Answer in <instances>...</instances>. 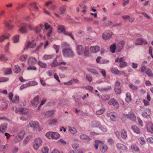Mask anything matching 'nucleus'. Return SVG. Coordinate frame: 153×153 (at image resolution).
Wrapping results in <instances>:
<instances>
[{
	"mask_svg": "<svg viewBox=\"0 0 153 153\" xmlns=\"http://www.w3.org/2000/svg\"><path fill=\"white\" fill-rule=\"evenodd\" d=\"M52 131H50L47 133L45 135L46 137L49 139H51L52 137Z\"/></svg>",
	"mask_w": 153,
	"mask_h": 153,
	"instance_id": "nucleus-63",
	"label": "nucleus"
},
{
	"mask_svg": "<svg viewBox=\"0 0 153 153\" xmlns=\"http://www.w3.org/2000/svg\"><path fill=\"white\" fill-rule=\"evenodd\" d=\"M90 49L88 47H85L84 50V54L85 56H89V50Z\"/></svg>",
	"mask_w": 153,
	"mask_h": 153,
	"instance_id": "nucleus-40",
	"label": "nucleus"
},
{
	"mask_svg": "<svg viewBox=\"0 0 153 153\" xmlns=\"http://www.w3.org/2000/svg\"><path fill=\"white\" fill-rule=\"evenodd\" d=\"M145 73L149 77H153V73L149 68H147Z\"/></svg>",
	"mask_w": 153,
	"mask_h": 153,
	"instance_id": "nucleus-35",
	"label": "nucleus"
},
{
	"mask_svg": "<svg viewBox=\"0 0 153 153\" xmlns=\"http://www.w3.org/2000/svg\"><path fill=\"white\" fill-rule=\"evenodd\" d=\"M100 123L98 121H95L93 123V126L94 127H97L100 126Z\"/></svg>",
	"mask_w": 153,
	"mask_h": 153,
	"instance_id": "nucleus-61",
	"label": "nucleus"
},
{
	"mask_svg": "<svg viewBox=\"0 0 153 153\" xmlns=\"http://www.w3.org/2000/svg\"><path fill=\"white\" fill-rule=\"evenodd\" d=\"M8 145L7 144L5 145H0V151L3 152L8 147Z\"/></svg>",
	"mask_w": 153,
	"mask_h": 153,
	"instance_id": "nucleus-48",
	"label": "nucleus"
},
{
	"mask_svg": "<svg viewBox=\"0 0 153 153\" xmlns=\"http://www.w3.org/2000/svg\"><path fill=\"white\" fill-rule=\"evenodd\" d=\"M121 137L124 139H126L127 136V132L124 129L121 130Z\"/></svg>",
	"mask_w": 153,
	"mask_h": 153,
	"instance_id": "nucleus-38",
	"label": "nucleus"
},
{
	"mask_svg": "<svg viewBox=\"0 0 153 153\" xmlns=\"http://www.w3.org/2000/svg\"><path fill=\"white\" fill-rule=\"evenodd\" d=\"M29 111V110L26 108H21L20 114H26Z\"/></svg>",
	"mask_w": 153,
	"mask_h": 153,
	"instance_id": "nucleus-44",
	"label": "nucleus"
},
{
	"mask_svg": "<svg viewBox=\"0 0 153 153\" xmlns=\"http://www.w3.org/2000/svg\"><path fill=\"white\" fill-rule=\"evenodd\" d=\"M129 86L130 88L133 90H137V89L138 87L137 86H135L132 84L131 83L129 85Z\"/></svg>",
	"mask_w": 153,
	"mask_h": 153,
	"instance_id": "nucleus-57",
	"label": "nucleus"
},
{
	"mask_svg": "<svg viewBox=\"0 0 153 153\" xmlns=\"http://www.w3.org/2000/svg\"><path fill=\"white\" fill-rule=\"evenodd\" d=\"M30 5L34 8L36 11H39V8L37 6V3L36 2H33L31 3Z\"/></svg>",
	"mask_w": 153,
	"mask_h": 153,
	"instance_id": "nucleus-50",
	"label": "nucleus"
},
{
	"mask_svg": "<svg viewBox=\"0 0 153 153\" xmlns=\"http://www.w3.org/2000/svg\"><path fill=\"white\" fill-rule=\"evenodd\" d=\"M36 46V43L34 40L31 41H28L24 48V50H26L29 48H33Z\"/></svg>",
	"mask_w": 153,
	"mask_h": 153,
	"instance_id": "nucleus-15",
	"label": "nucleus"
},
{
	"mask_svg": "<svg viewBox=\"0 0 153 153\" xmlns=\"http://www.w3.org/2000/svg\"><path fill=\"white\" fill-rule=\"evenodd\" d=\"M31 138V137L30 136H27L24 140L23 144L24 145H25L26 144L30 141Z\"/></svg>",
	"mask_w": 153,
	"mask_h": 153,
	"instance_id": "nucleus-47",
	"label": "nucleus"
},
{
	"mask_svg": "<svg viewBox=\"0 0 153 153\" xmlns=\"http://www.w3.org/2000/svg\"><path fill=\"white\" fill-rule=\"evenodd\" d=\"M51 66L52 67H55L59 66V62L56 61V58L53 62L51 64Z\"/></svg>",
	"mask_w": 153,
	"mask_h": 153,
	"instance_id": "nucleus-49",
	"label": "nucleus"
},
{
	"mask_svg": "<svg viewBox=\"0 0 153 153\" xmlns=\"http://www.w3.org/2000/svg\"><path fill=\"white\" fill-rule=\"evenodd\" d=\"M33 65H29V66L27 68V70H36L37 69Z\"/></svg>",
	"mask_w": 153,
	"mask_h": 153,
	"instance_id": "nucleus-62",
	"label": "nucleus"
},
{
	"mask_svg": "<svg viewBox=\"0 0 153 153\" xmlns=\"http://www.w3.org/2000/svg\"><path fill=\"white\" fill-rule=\"evenodd\" d=\"M106 34L103 33L102 35V37L104 40L110 39L112 37V35L113 33L112 31L110 30L107 31L106 32Z\"/></svg>",
	"mask_w": 153,
	"mask_h": 153,
	"instance_id": "nucleus-9",
	"label": "nucleus"
},
{
	"mask_svg": "<svg viewBox=\"0 0 153 153\" xmlns=\"http://www.w3.org/2000/svg\"><path fill=\"white\" fill-rule=\"evenodd\" d=\"M19 35H16L13 37V39L14 43H16L19 41Z\"/></svg>",
	"mask_w": 153,
	"mask_h": 153,
	"instance_id": "nucleus-64",
	"label": "nucleus"
},
{
	"mask_svg": "<svg viewBox=\"0 0 153 153\" xmlns=\"http://www.w3.org/2000/svg\"><path fill=\"white\" fill-rule=\"evenodd\" d=\"M64 34L65 35L70 36L73 40L74 39V36L72 34V32H68V31H66L65 32Z\"/></svg>",
	"mask_w": 153,
	"mask_h": 153,
	"instance_id": "nucleus-43",
	"label": "nucleus"
},
{
	"mask_svg": "<svg viewBox=\"0 0 153 153\" xmlns=\"http://www.w3.org/2000/svg\"><path fill=\"white\" fill-rule=\"evenodd\" d=\"M54 55L53 54L52 55H44L43 58V59L45 60H48L50 59H52L54 57Z\"/></svg>",
	"mask_w": 153,
	"mask_h": 153,
	"instance_id": "nucleus-39",
	"label": "nucleus"
},
{
	"mask_svg": "<svg viewBox=\"0 0 153 153\" xmlns=\"http://www.w3.org/2000/svg\"><path fill=\"white\" fill-rule=\"evenodd\" d=\"M124 116L134 121H135L136 119L135 114L132 111L129 112L127 114H124Z\"/></svg>",
	"mask_w": 153,
	"mask_h": 153,
	"instance_id": "nucleus-8",
	"label": "nucleus"
},
{
	"mask_svg": "<svg viewBox=\"0 0 153 153\" xmlns=\"http://www.w3.org/2000/svg\"><path fill=\"white\" fill-rule=\"evenodd\" d=\"M124 44L125 42L123 41H121L118 43L116 48L118 52H120L121 51Z\"/></svg>",
	"mask_w": 153,
	"mask_h": 153,
	"instance_id": "nucleus-23",
	"label": "nucleus"
},
{
	"mask_svg": "<svg viewBox=\"0 0 153 153\" xmlns=\"http://www.w3.org/2000/svg\"><path fill=\"white\" fill-rule=\"evenodd\" d=\"M114 90L117 94H120L121 92L120 87H114Z\"/></svg>",
	"mask_w": 153,
	"mask_h": 153,
	"instance_id": "nucleus-58",
	"label": "nucleus"
},
{
	"mask_svg": "<svg viewBox=\"0 0 153 153\" xmlns=\"http://www.w3.org/2000/svg\"><path fill=\"white\" fill-rule=\"evenodd\" d=\"M19 27L18 32L22 33H27L28 32L27 29V25L26 23L21 22L18 25Z\"/></svg>",
	"mask_w": 153,
	"mask_h": 153,
	"instance_id": "nucleus-3",
	"label": "nucleus"
},
{
	"mask_svg": "<svg viewBox=\"0 0 153 153\" xmlns=\"http://www.w3.org/2000/svg\"><path fill=\"white\" fill-rule=\"evenodd\" d=\"M64 47L66 48L63 49L62 52L63 56L65 57H73L75 53L69 47V44L66 43H63Z\"/></svg>",
	"mask_w": 153,
	"mask_h": 153,
	"instance_id": "nucleus-1",
	"label": "nucleus"
},
{
	"mask_svg": "<svg viewBox=\"0 0 153 153\" xmlns=\"http://www.w3.org/2000/svg\"><path fill=\"white\" fill-rule=\"evenodd\" d=\"M116 146L117 148L120 150H126L127 149V146L123 144L118 143L117 144Z\"/></svg>",
	"mask_w": 153,
	"mask_h": 153,
	"instance_id": "nucleus-27",
	"label": "nucleus"
},
{
	"mask_svg": "<svg viewBox=\"0 0 153 153\" xmlns=\"http://www.w3.org/2000/svg\"><path fill=\"white\" fill-rule=\"evenodd\" d=\"M131 128L133 131L137 134H139L140 132V129L138 127L135 125L131 127Z\"/></svg>",
	"mask_w": 153,
	"mask_h": 153,
	"instance_id": "nucleus-32",
	"label": "nucleus"
},
{
	"mask_svg": "<svg viewBox=\"0 0 153 153\" xmlns=\"http://www.w3.org/2000/svg\"><path fill=\"white\" fill-rule=\"evenodd\" d=\"M69 130L73 134H75L77 132V131L75 128L72 127H69Z\"/></svg>",
	"mask_w": 153,
	"mask_h": 153,
	"instance_id": "nucleus-54",
	"label": "nucleus"
},
{
	"mask_svg": "<svg viewBox=\"0 0 153 153\" xmlns=\"http://www.w3.org/2000/svg\"><path fill=\"white\" fill-rule=\"evenodd\" d=\"M25 132L24 130H22L17 134L14 140L15 143H17L21 141L24 137Z\"/></svg>",
	"mask_w": 153,
	"mask_h": 153,
	"instance_id": "nucleus-6",
	"label": "nucleus"
},
{
	"mask_svg": "<svg viewBox=\"0 0 153 153\" xmlns=\"http://www.w3.org/2000/svg\"><path fill=\"white\" fill-rule=\"evenodd\" d=\"M37 62L36 59L33 56L30 57L28 59V64L29 65H34L36 64Z\"/></svg>",
	"mask_w": 153,
	"mask_h": 153,
	"instance_id": "nucleus-18",
	"label": "nucleus"
},
{
	"mask_svg": "<svg viewBox=\"0 0 153 153\" xmlns=\"http://www.w3.org/2000/svg\"><path fill=\"white\" fill-rule=\"evenodd\" d=\"M126 101L128 103H130L132 101L131 95L129 92H127L126 94V98L125 99Z\"/></svg>",
	"mask_w": 153,
	"mask_h": 153,
	"instance_id": "nucleus-30",
	"label": "nucleus"
},
{
	"mask_svg": "<svg viewBox=\"0 0 153 153\" xmlns=\"http://www.w3.org/2000/svg\"><path fill=\"white\" fill-rule=\"evenodd\" d=\"M12 21L10 20L5 22L6 27L9 30H11L14 27V25L11 24Z\"/></svg>",
	"mask_w": 153,
	"mask_h": 153,
	"instance_id": "nucleus-24",
	"label": "nucleus"
},
{
	"mask_svg": "<svg viewBox=\"0 0 153 153\" xmlns=\"http://www.w3.org/2000/svg\"><path fill=\"white\" fill-rule=\"evenodd\" d=\"M43 25L41 24H40L36 26L34 29L36 33H40L43 28Z\"/></svg>",
	"mask_w": 153,
	"mask_h": 153,
	"instance_id": "nucleus-29",
	"label": "nucleus"
},
{
	"mask_svg": "<svg viewBox=\"0 0 153 153\" xmlns=\"http://www.w3.org/2000/svg\"><path fill=\"white\" fill-rule=\"evenodd\" d=\"M134 43L136 45H141L147 44V42L145 39L142 38H138L135 41Z\"/></svg>",
	"mask_w": 153,
	"mask_h": 153,
	"instance_id": "nucleus-10",
	"label": "nucleus"
},
{
	"mask_svg": "<svg viewBox=\"0 0 153 153\" xmlns=\"http://www.w3.org/2000/svg\"><path fill=\"white\" fill-rule=\"evenodd\" d=\"M85 49L81 45H78L76 48V52L79 55H82L83 54Z\"/></svg>",
	"mask_w": 153,
	"mask_h": 153,
	"instance_id": "nucleus-17",
	"label": "nucleus"
},
{
	"mask_svg": "<svg viewBox=\"0 0 153 153\" xmlns=\"http://www.w3.org/2000/svg\"><path fill=\"white\" fill-rule=\"evenodd\" d=\"M66 31V28L64 25H58L57 32L58 33H62L64 34Z\"/></svg>",
	"mask_w": 153,
	"mask_h": 153,
	"instance_id": "nucleus-16",
	"label": "nucleus"
},
{
	"mask_svg": "<svg viewBox=\"0 0 153 153\" xmlns=\"http://www.w3.org/2000/svg\"><path fill=\"white\" fill-rule=\"evenodd\" d=\"M21 71V69L18 65H15L13 71L15 73L18 74Z\"/></svg>",
	"mask_w": 153,
	"mask_h": 153,
	"instance_id": "nucleus-45",
	"label": "nucleus"
},
{
	"mask_svg": "<svg viewBox=\"0 0 153 153\" xmlns=\"http://www.w3.org/2000/svg\"><path fill=\"white\" fill-rule=\"evenodd\" d=\"M73 82L75 83H78L79 81L76 79H74L71 80L68 82H65L64 83L66 85H71Z\"/></svg>",
	"mask_w": 153,
	"mask_h": 153,
	"instance_id": "nucleus-34",
	"label": "nucleus"
},
{
	"mask_svg": "<svg viewBox=\"0 0 153 153\" xmlns=\"http://www.w3.org/2000/svg\"><path fill=\"white\" fill-rule=\"evenodd\" d=\"M43 141L42 139L39 138H36L33 143V147L34 149L37 150L39 147L42 145Z\"/></svg>",
	"mask_w": 153,
	"mask_h": 153,
	"instance_id": "nucleus-4",
	"label": "nucleus"
},
{
	"mask_svg": "<svg viewBox=\"0 0 153 153\" xmlns=\"http://www.w3.org/2000/svg\"><path fill=\"white\" fill-rule=\"evenodd\" d=\"M80 138L82 140H85L87 141H89L91 139L88 136L84 134H81L79 136Z\"/></svg>",
	"mask_w": 153,
	"mask_h": 153,
	"instance_id": "nucleus-25",
	"label": "nucleus"
},
{
	"mask_svg": "<svg viewBox=\"0 0 153 153\" xmlns=\"http://www.w3.org/2000/svg\"><path fill=\"white\" fill-rule=\"evenodd\" d=\"M110 105H112L115 108H117L119 107V104L117 101L114 98L111 99L108 102Z\"/></svg>",
	"mask_w": 153,
	"mask_h": 153,
	"instance_id": "nucleus-14",
	"label": "nucleus"
},
{
	"mask_svg": "<svg viewBox=\"0 0 153 153\" xmlns=\"http://www.w3.org/2000/svg\"><path fill=\"white\" fill-rule=\"evenodd\" d=\"M87 7L84 4L83 2H81L79 5L78 7L76 8V10L78 12H81L84 14H85L87 11Z\"/></svg>",
	"mask_w": 153,
	"mask_h": 153,
	"instance_id": "nucleus-5",
	"label": "nucleus"
},
{
	"mask_svg": "<svg viewBox=\"0 0 153 153\" xmlns=\"http://www.w3.org/2000/svg\"><path fill=\"white\" fill-rule=\"evenodd\" d=\"M29 125L33 131H41L39 123L37 121H31L29 122Z\"/></svg>",
	"mask_w": 153,
	"mask_h": 153,
	"instance_id": "nucleus-7",
	"label": "nucleus"
},
{
	"mask_svg": "<svg viewBox=\"0 0 153 153\" xmlns=\"http://www.w3.org/2000/svg\"><path fill=\"white\" fill-rule=\"evenodd\" d=\"M11 101L13 103H18L19 102V97L18 96L15 95Z\"/></svg>",
	"mask_w": 153,
	"mask_h": 153,
	"instance_id": "nucleus-46",
	"label": "nucleus"
},
{
	"mask_svg": "<svg viewBox=\"0 0 153 153\" xmlns=\"http://www.w3.org/2000/svg\"><path fill=\"white\" fill-rule=\"evenodd\" d=\"M107 116L110 118V120L112 121H114V119L115 118L117 117L116 114L113 112L108 113L107 114Z\"/></svg>",
	"mask_w": 153,
	"mask_h": 153,
	"instance_id": "nucleus-26",
	"label": "nucleus"
},
{
	"mask_svg": "<svg viewBox=\"0 0 153 153\" xmlns=\"http://www.w3.org/2000/svg\"><path fill=\"white\" fill-rule=\"evenodd\" d=\"M146 128L148 131L153 133V124L150 121H148L146 123Z\"/></svg>",
	"mask_w": 153,
	"mask_h": 153,
	"instance_id": "nucleus-13",
	"label": "nucleus"
},
{
	"mask_svg": "<svg viewBox=\"0 0 153 153\" xmlns=\"http://www.w3.org/2000/svg\"><path fill=\"white\" fill-rule=\"evenodd\" d=\"M52 139L57 140L60 137V135L57 132H52Z\"/></svg>",
	"mask_w": 153,
	"mask_h": 153,
	"instance_id": "nucleus-36",
	"label": "nucleus"
},
{
	"mask_svg": "<svg viewBox=\"0 0 153 153\" xmlns=\"http://www.w3.org/2000/svg\"><path fill=\"white\" fill-rule=\"evenodd\" d=\"M54 110L49 111L44 113V115L45 117L48 118L52 116L54 114Z\"/></svg>",
	"mask_w": 153,
	"mask_h": 153,
	"instance_id": "nucleus-28",
	"label": "nucleus"
},
{
	"mask_svg": "<svg viewBox=\"0 0 153 153\" xmlns=\"http://www.w3.org/2000/svg\"><path fill=\"white\" fill-rule=\"evenodd\" d=\"M39 96L38 95L35 97L31 101V104L34 108L36 107L39 104Z\"/></svg>",
	"mask_w": 153,
	"mask_h": 153,
	"instance_id": "nucleus-11",
	"label": "nucleus"
},
{
	"mask_svg": "<svg viewBox=\"0 0 153 153\" xmlns=\"http://www.w3.org/2000/svg\"><path fill=\"white\" fill-rule=\"evenodd\" d=\"M8 104L7 103L3 102L0 105V108L1 110H4L7 108Z\"/></svg>",
	"mask_w": 153,
	"mask_h": 153,
	"instance_id": "nucleus-37",
	"label": "nucleus"
},
{
	"mask_svg": "<svg viewBox=\"0 0 153 153\" xmlns=\"http://www.w3.org/2000/svg\"><path fill=\"white\" fill-rule=\"evenodd\" d=\"M99 128L101 130L104 132H106L107 131V128L104 125H101L99 127Z\"/></svg>",
	"mask_w": 153,
	"mask_h": 153,
	"instance_id": "nucleus-59",
	"label": "nucleus"
},
{
	"mask_svg": "<svg viewBox=\"0 0 153 153\" xmlns=\"http://www.w3.org/2000/svg\"><path fill=\"white\" fill-rule=\"evenodd\" d=\"M100 47L98 45L91 46L90 51L91 53H96L100 51Z\"/></svg>",
	"mask_w": 153,
	"mask_h": 153,
	"instance_id": "nucleus-19",
	"label": "nucleus"
},
{
	"mask_svg": "<svg viewBox=\"0 0 153 153\" xmlns=\"http://www.w3.org/2000/svg\"><path fill=\"white\" fill-rule=\"evenodd\" d=\"M116 45L113 44L111 45L110 48L111 51L113 53H114L116 49Z\"/></svg>",
	"mask_w": 153,
	"mask_h": 153,
	"instance_id": "nucleus-60",
	"label": "nucleus"
},
{
	"mask_svg": "<svg viewBox=\"0 0 153 153\" xmlns=\"http://www.w3.org/2000/svg\"><path fill=\"white\" fill-rule=\"evenodd\" d=\"M28 57V56L27 55H22L20 56L19 59L21 61H24L26 60Z\"/></svg>",
	"mask_w": 153,
	"mask_h": 153,
	"instance_id": "nucleus-41",
	"label": "nucleus"
},
{
	"mask_svg": "<svg viewBox=\"0 0 153 153\" xmlns=\"http://www.w3.org/2000/svg\"><path fill=\"white\" fill-rule=\"evenodd\" d=\"M49 149L47 146L43 147L41 149L42 153H48Z\"/></svg>",
	"mask_w": 153,
	"mask_h": 153,
	"instance_id": "nucleus-53",
	"label": "nucleus"
},
{
	"mask_svg": "<svg viewBox=\"0 0 153 153\" xmlns=\"http://www.w3.org/2000/svg\"><path fill=\"white\" fill-rule=\"evenodd\" d=\"M7 123L1 124L0 125V132L4 133L7 129Z\"/></svg>",
	"mask_w": 153,
	"mask_h": 153,
	"instance_id": "nucleus-21",
	"label": "nucleus"
},
{
	"mask_svg": "<svg viewBox=\"0 0 153 153\" xmlns=\"http://www.w3.org/2000/svg\"><path fill=\"white\" fill-rule=\"evenodd\" d=\"M138 141L141 145H143L145 143V141L144 138L142 137H139L138 139Z\"/></svg>",
	"mask_w": 153,
	"mask_h": 153,
	"instance_id": "nucleus-52",
	"label": "nucleus"
},
{
	"mask_svg": "<svg viewBox=\"0 0 153 153\" xmlns=\"http://www.w3.org/2000/svg\"><path fill=\"white\" fill-rule=\"evenodd\" d=\"M38 64L40 67L42 68H45L47 67V65L45 63L43 62L40 61H38Z\"/></svg>",
	"mask_w": 153,
	"mask_h": 153,
	"instance_id": "nucleus-42",
	"label": "nucleus"
},
{
	"mask_svg": "<svg viewBox=\"0 0 153 153\" xmlns=\"http://www.w3.org/2000/svg\"><path fill=\"white\" fill-rule=\"evenodd\" d=\"M3 71L6 75L11 74L12 73V69L10 68H4L3 69Z\"/></svg>",
	"mask_w": 153,
	"mask_h": 153,
	"instance_id": "nucleus-31",
	"label": "nucleus"
},
{
	"mask_svg": "<svg viewBox=\"0 0 153 153\" xmlns=\"http://www.w3.org/2000/svg\"><path fill=\"white\" fill-rule=\"evenodd\" d=\"M98 146H100V151L102 153L105 152L108 149V146L104 144L100 140L95 141L94 147L96 149H98Z\"/></svg>",
	"mask_w": 153,
	"mask_h": 153,
	"instance_id": "nucleus-2",
	"label": "nucleus"
},
{
	"mask_svg": "<svg viewBox=\"0 0 153 153\" xmlns=\"http://www.w3.org/2000/svg\"><path fill=\"white\" fill-rule=\"evenodd\" d=\"M10 36V35L8 33L2 34L0 36V42H2L4 40L8 39Z\"/></svg>",
	"mask_w": 153,
	"mask_h": 153,
	"instance_id": "nucleus-22",
	"label": "nucleus"
},
{
	"mask_svg": "<svg viewBox=\"0 0 153 153\" xmlns=\"http://www.w3.org/2000/svg\"><path fill=\"white\" fill-rule=\"evenodd\" d=\"M131 147V149L134 151L138 152L139 151V148L136 145H132Z\"/></svg>",
	"mask_w": 153,
	"mask_h": 153,
	"instance_id": "nucleus-56",
	"label": "nucleus"
},
{
	"mask_svg": "<svg viewBox=\"0 0 153 153\" xmlns=\"http://www.w3.org/2000/svg\"><path fill=\"white\" fill-rule=\"evenodd\" d=\"M87 70L89 72L95 75L98 74V73L95 69L91 68H87Z\"/></svg>",
	"mask_w": 153,
	"mask_h": 153,
	"instance_id": "nucleus-33",
	"label": "nucleus"
},
{
	"mask_svg": "<svg viewBox=\"0 0 153 153\" xmlns=\"http://www.w3.org/2000/svg\"><path fill=\"white\" fill-rule=\"evenodd\" d=\"M66 11V8L64 6H62L60 7L59 8V11L60 13L61 14H64Z\"/></svg>",
	"mask_w": 153,
	"mask_h": 153,
	"instance_id": "nucleus-51",
	"label": "nucleus"
},
{
	"mask_svg": "<svg viewBox=\"0 0 153 153\" xmlns=\"http://www.w3.org/2000/svg\"><path fill=\"white\" fill-rule=\"evenodd\" d=\"M111 71L113 74L119 75L125 74L124 72L120 71L116 68H112L111 69Z\"/></svg>",
	"mask_w": 153,
	"mask_h": 153,
	"instance_id": "nucleus-20",
	"label": "nucleus"
},
{
	"mask_svg": "<svg viewBox=\"0 0 153 153\" xmlns=\"http://www.w3.org/2000/svg\"><path fill=\"white\" fill-rule=\"evenodd\" d=\"M28 86L35 85L38 84V83L35 81H30L27 83Z\"/></svg>",
	"mask_w": 153,
	"mask_h": 153,
	"instance_id": "nucleus-55",
	"label": "nucleus"
},
{
	"mask_svg": "<svg viewBox=\"0 0 153 153\" xmlns=\"http://www.w3.org/2000/svg\"><path fill=\"white\" fill-rule=\"evenodd\" d=\"M45 28L47 32V35L48 36H50L52 32V28L50 25L46 23L45 25Z\"/></svg>",
	"mask_w": 153,
	"mask_h": 153,
	"instance_id": "nucleus-12",
	"label": "nucleus"
}]
</instances>
